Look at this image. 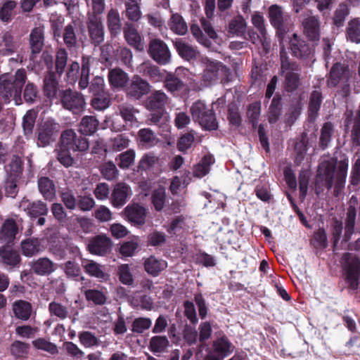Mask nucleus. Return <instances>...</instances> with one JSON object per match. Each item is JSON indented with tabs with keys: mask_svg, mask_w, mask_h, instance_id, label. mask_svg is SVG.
I'll return each instance as SVG.
<instances>
[{
	"mask_svg": "<svg viewBox=\"0 0 360 360\" xmlns=\"http://www.w3.org/2000/svg\"><path fill=\"white\" fill-rule=\"evenodd\" d=\"M337 159L324 160L319 166L315 181V193L317 195L322 193L326 188L330 191L334 186L333 195L338 197L345 188L348 170L347 160L338 162Z\"/></svg>",
	"mask_w": 360,
	"mask_h": 360,
	"instance_id": "1",
	"label": "nucleus"
},
{
	"mask_svg": "<svg viewBox=\"0 0 360 360\" xmlns=\"http://www.w3.org/2000/svg\"><path fill=\"white\" fill-rule=\"evenodd\" d=\"M27 79L25 69H18L14 75L4 74L0 76V95L8 102L13 98L15 105H20L22 101V88Z\"/></svg>",
	"mask_w": 360,
	"mask_h": 360,
	"instance_id": "2",
	"label": "nucleus"
},
{
	"mask_svg": "<svg viewBox=\"0 0 360 360\" xmlns=\"http://www.w3.org/2000/svg\"><path fill=\"white\" fill-rule=\"evenodd\" d=\"M281 70L282 73L285 72L284 80V89L288 93L295 92L300 85V65L295 61H291L283 48L280 52Z\"/></svg>",
	"mask_w": 360,
	"mask_h": 360,
	"instance_id": "3",
	"label": "nucleus"
},
{
	"mask_svg": "<svg viewBox=\"0 0 360 360\" xmlns=\"http://www.w3.org/2000/svg\"><path fill=\"white\" fill-rule=\"evenodd\" d=\"M288 49L291 55L306 63L315 61V48L308 43L302 36L296 33L292 34L288 41Z\"/></svg>",
	"mask_w": 360,
	"mask_h": 360,
	"instance_id": "4",
	"label": "nucleus"
},
{
	"mask_svg": "<svg viewBox=\"0 0 360 360\" xmlns=\"http://www.w3.org/2000/svg\"><path fill=\"white\" fill-rule=\"evenodd\" d=\"M190 111L193 120L198 122L202 128L209 131L218 129V122L212 108H210L202 101L198 100L193 103Z\"/></svg>",
	"mask_w": 360,
	"mask_h": 360,
	"instance_id": "5",
	"label": "nucleus"
},
{
	"mask_svg": "<svg viewBox=\"0 0 360 360\" xmlns=\"http://www.w3.org/2000/svg\"><path fill=\"white\" fill-rule=\"evenodd\" d=\"M205 68L202 75V80L206 84H212L217 81L225 84L229 81L231 75V70L221 62L211 60L206 58L204 59Z\"/></svg>",
	"mask_w": 360,
	"mask_h": 360,
	"instance_id": "6",
	"label": "nucleus"
},
{
	"mask_svg": "<svg viewBox=\"0 0 360 360\" xmlns=\"http://www.w3.org/2000/svg\"><path fill=\"white\" fill-rule=\"evenodd\" d=\"M269 21L276 30L280 44L283 42L291 26L290 16L283 11V8L276 4L271 5L268 10Z\"/></svg>",
	"mask_w": 360,
	"mask_h": 360,
	"instance_id": "7",
	"label": "nucleus"
},
{
	"mask_svg": "<svg viewBox=\"0 0 360 360\" xmlns=\"http://www.w3.org/2000/svg\"><path fill=\"white\" fill-rule=\"evenodd\" d=\"M342 259L345 262V281L348 288L355 291L359 288L360 279V259L349 252L344 253Z\"/></svg>",
	"mask_w": 360,
	"mask_h": 360,
	"instance_id": "8",
	"label": "nucleus"
},
{
	"mask_svg": "<svg viewBox=\"0 0 360 360\" xmlns=\"http://www.w3.org/2000/svg\"><path fill=\"white\" fill-rule=\"evenodd\" d=\"M60 102L63 108L74 114L81 113L85 108L86 101L82 94L72 90L65 89L60 93Z\"/></svg>",
	"mask_w": 360,
	"mask_h": 360,
	"instance_id": "9",
	"label": "nucleus"
},
{
	"mask_svg": "<svg viewBox=\"0 0 360 360\" xmlns=\"http://www.w3.org/2000/svg\"><path fill=\"white\" fill-rule=\"evenodd\" d=\"M60 126L55 120L48 119L39 127L37 144L39 147H46L53 143L60 131Z\"/></svg>",
	"mask_w": 360,
	"mask_h": 360,
	"instance_id": "10",
	"label": "nucleus"
},
{
	"mask_svg": "<svg viewBox=\"0 0 360 360\" xmlns=\"http://www.w3.org/2000/svg\"><path fill=\"white\" fill-rule=\"evenodd\" d=\"M60 146L62 148L72 151H85L89 147L87 139L78 136L72 129H67L61 134Z\"/></svg>",
	"mask_w": 360,
	"mask_h": 360,
	"instance_id": "11",
	"label": "nucleus"
},
{
	"mask_svg": "<svg viewBox=\"0 0 360 360\" xmlns=\"http://www.w3.org/2000/svg\"><path fill=\"white\" fill-rule=\"evenodd\" d=\"M148 52L149 56L160 65H166L170 61V51L166 43L160 39H153L150 41Z\"/></svg>",
	"mask_w": 360,
	"mask_h": 360,
	"instance_id": "12",
	"label": "nucleus"
},
{
	"mask_svg": "<svg viewBox=\"0 0 360 360\" xmlns=\"http://www.w3.org/2000/svg\"><path fill=\"white\" fill-rule=\"evenodd\" d=\"M86 25L92 43L100 44L104 40L103 25L101 17L95 14H87Z\"/></svg>",
	"mask_w": 360,
	"mask_h": 360,
	"instance_id": "13",
	"label": "nucleus"
},
{
	"mask_svg": "<svg viewBox=\"0 0 360 360\" xmlns=\"http://www.w3.org/2000/svg\"><path fill=\"white\" fill-rule=\"evenodd\" d=\"M231 346L226 336L217 338L213 342L214 352H209L203 360H223L232 352Z\"/></svg>",
	"mask_w": 360,
	"mask_h": 360,
	"instance_id": "14",
	"label": "nucleus"
},
{
	"mask_svg": "<svg viewBox=\"0 0 360 360\" xmlns=\"http://www.w3.org/2000/svg\"><path fill=\"white\" fill-rule=\"evenodd\" d=\"M19 209L25 212L30 217L34 219L46 215L49 211L45 202L41 200L32 202L26 197H24L20 202Z\"/></svg>",
	"mask_w": 360,
	"mask_h": 360,
	"instance_id": "15",
	"label": "nucleus"
},
{
	"mask_svg": "<svg viewBox=\"0 0 360 360\" xmlns=\"http://www.w3.org/2000/svg\"><path fill=\"white\" fill-rule=\"evenodd\" d=\"M150 91L149 83L139 75L132 77L129 86L127 88V94L129 97L139 99L148 94Z\"/></svg>",
	"mask_w": 360,
	"mask_h": 360,
	"instance_id": "16",
	"label": "nucleus"
},
{
	"mask_svg": "<svg viewBox=\"0 0 360 360\" xmlns=\"http://www.w3.org/2000/svg\"><path fill=\"white\" fill-rule=\"evenodd\" d=\"M20 43L13 34L9 31H3L0 34V56H9L16 53Z\"/></svg>",
	"mask_w": 360,
	"mask_h": 360,
	"instance_id": "17",
	"label": "nucleus"
},
{
	"mask_svg": "<svg viewBox=\"0 0 360 360\" xmlns=\"http://www.w3.org/2000/svg\"><path fill=\"white\" fill-rule=\"evenodd\" d=\"M29 44L31 50L30 59L33 60L34 55L39 53L44 45V27H36L31 30Z\"/></svg>",
	"mask_w": 360,
	"mask_h": 360,
	"instance_id": "18",
	"label": "nucleus"
},
{
	"mask_svg": "<svg viewBox=\"0 0 360 360\" xmlns=\"http://www.w3.org/2000/svg\"><path fill=\"white\" fill-rule=\"evenodd\" d=\"M111 240L105 235H97L89 240L88 250L91 254L104 255L110 249Z\"/></svg>",
	"mask_w": 360,
	"mask_h": 360,
	"instance_id": "19",
	"label": "nucleus"
},
{
	"mask_svg": "<svg viewBox=\"0 0 360 360\" xmlns=\"http://www.w3.org/2000/svg\"><path fill=\"white\" fill-rule=\"evenodd\" d=\"M304 33L309 40L317 42L320 39V22L318 17L309 16L302 22Z\"/></svg>",
	"mask_w": 360,
	"mask_h": 360,
	"instance_id": "20",
	"label": "nucleus"
},
{
	"mask_svg": "<svg viewBox=\"0 0 360 360\" xmlns=\"http://www.w3.org/2000/svg\"><path fill=\"white\" fill-rule=\"evenodd\" d=\"M57 269V264L46 257L34 260L31 270L38 276H49Z\"/></svg>",
	"mask_w": 360,
	"mask_h": 360,
	"instance_id": "21",
	"label": "nucleus"
},
{
	"mask_svg": "<svg viewBox=\"0 0 360 360\" xmlns=\"http://www.w3.org/2000/svg\"><path fill=\"white\" fill-rule=\"evenodd\" d=\"M168 96L161 90L153 91L145 101V106L149 111L165 110Z\"/></svg>",
	"mask_w": 360,
	"mask_h": 360,
	"instance_id": "22",
	"label": "nucleus"
},
{
	"mask_svg": "<svg viewBox=\"0 0 360 360\" xmlns=\"http://www.w3.org/2000/svg\"><path fill=\"white\" fill-rule=\"evenodd\" d=\"M124 212L129 221L139 225L145 224L146 210L142 205L138 203L130 204L124 208Z\"/></svg>",
	"mask_w": 360,
	"mask_h": 360,
	"instance_id": "23",
	"label": "nucleus"
},
{
	"mask_svg": "<svg viewBox=\"0 0 360 360\" xmlns=\"http://www.w3.org/2000/svg\"><path fill=\"white\" fill-rule=\"evenodd\" d=\"M349 74L350 72L347 65L340 63H335L330 70L328 83L332 86H336L340 81H347Z\"/></svg>",
	"mask_w": 360,
	"mask_h": 360,
	"instance_id": "24",
	"label": "nucleus"
},
{
	"mask_svg": "<svg viewBox=\"0 0 360 360\" xmlns=\"http://www.w3.org/2000/svg\"><path fill=\"white\" fill-rule=\"evenodd\" d=\"M124 36L127 43L139 51L143 49L141 37L132 23L126 22L123 27Z\"/></svg>",
	"mask_w": 360,
	"mask_h": 360,
	"instance_id": "25",
	"label": "nucleus"
},
{
	"mask_svg": "<svg viewBox=\"0 0 360 360\" xmlns=\"http://www.w3.org/2000/svg\"><path fill=\"white\" fill-rule=\"evenodd\" d=\"M162 82L165 89L173 95L178 94L186 89V84L173 72H167Z\"/></svg>",
	"mask_w": 360,
	"mask_h": 360,
	"instance_id": "26",
	"label": "nucleus"
},
{
	"mask_svg": "<svg viewBox=\"0 0 360 360\" xmlns=\"http://www.w3.org/2000/svg\"><path fill=\"white\" fill-rule=\"evenodd\" d=\"M173 45L179 56L188 61L195 59L199 53L195 48L182 39L176 38L173 40Z\"/></svg>",
	"mask_w": 360,
	"mask_h": 360,
	"instance_id": "27",
	"label": "nucleus"
},
{
	"mask_svg": "<svg viewBox=\"0 0 360 360\" xmlns=\"http://www.w3.org/2000/svg\"><path fill=\"white\" fill-rule=\"evenodd\" d=\"M78 27H83L82 22L78 20H74L64 27L63 39L64 44L69 49H72L77 46L75 30Z\"/></svg>",
	"mask_w": 360,
	"mask_h": 360,
	"instance_id": "28",
	"label": "nucleus"
},
{
	"mask_svg": "<svg viewBox=\"0 0 360 360\" xmlns=\"http://www.w3.org/2000/svg\"><path fill=\"white\" fill-rule=\"evenodd\" d=\"M356 210L354 205H349L347 209L345 233L342 243H347L354 233Z\"/></svg>",
	"mask_w": 360,
	"mask_h": 360,
	"instance_id": "29",
	"label": "nucleus"
},
{
	"mask_svg": "<svg viewBox=\"0 0 360 360\" xmlns=\"http://www.w3.org/2000/svg\"><path fill=\"white\" fill-rule=\"evenodd\" d=\"M82 266L84 271L91 276L101 280H107L109 278V276L104 272L101 266L93 260L82 259Z\"/></svg>",
	"mask_w": 360,
	"mask_h": 360,
	"instance_id": "30",
	"label": "nucleus"
},
{
	"mask_svg": "<svg viewBox=\"0 0 360 360\" xmlns=\"http://www.w3.org/2000/svg\"><path fill=\"white\" fill-rule=\"evenodd\" d=\"M282 108V97L277 93L274 96L268 110V120L270 124H274L279 120Z\"/></svg>",
	"mask_w": 360,
	"mask_h": 360,
	"instance_id": "31",
	"label": "nucleus"
},
{
	"mask_svg": "<svg viewBox=\"0 0 360 360\" xmlns=\"http://www.w3.org/2000/svg\"><path fill=\"white\" fill-rule=\"evenodd\" d=\"M143 264L146 271L153 276H158L167 267L165 261L158 259L153 255L147 258Z\"/></svg>",
	"mask_w": 360,
	"mask_h": 360,
	"instance_id": "32",
	"label": "nucleus"
},
{
	"mask_svg": "<svg viewBox=\"0 0 360 360\" xmlns=\"http://www.w3.org/2000/svg\"><path fill=\"white\" fill-rule=\"evenodd\" d=\"M22 253L26 257H32L41 252L44 248L41 244L40 240L32 238L26 239L21 243Z\"/></svg>",
	"mask_w": 360,
	"mask_h": 360,
	"instance_id": "33",
	"label": "nucleus"
},
{
	"mask_svg": "<svg viewBox=\"0 0 360 360\" xmlns=\"http://www.w3.org/2000/svg\"><path fill=\"white\" fill-rule=\"evenodd\" d=\"M99 124L98 120L94 116H84L79 124V131L85 136L94 134L98 129Z\"/></svg>",
	"mask_w": 360,
	"mask_h": 360,
	"instance_id": "34",
	"label": "nucleus"
},
{
	"mask_svg": "<svg viewBox=\"0 0 360 360\" xmlns=\"http://www.w3.org/2000/svg\"><path fill=\"white\" fill-rule=\"evenodd\" d=\"M131 194L130 187L124 183H119L114 187V207L124 205Z\"/></svg>",
	"mask_w": 360,
	"mask_h": 360,
	"instance_id": "35",
	"label": "nucleus"
},
{
	"mask_svg": "<svg viewBox=\"0 0 360 360\" xmlns=\"http://www.w3.org/2000/svg\"><path fill=\"white\" fill-rule=\"evenodd\" d=\"M38 188L46 200H52L56 196V186L53 181L48 177H41L39 179Z\"/></svg>",
	"mask_w": 360,
	"mask_h": 360,
	"instance_id": "36",
	"label": "nucleus"
},
{
	"mask_svg": "<svg viewBox=\"0 0 360 360\" xmlns=\"http://www.w3.org/2000/svg\"><path fill=\"white\" fill-rule=\"evenodd\" d=\"M17 2L14 0H4L0 4V20L8 23L15 14Z\"/></svg>",
	"mask_w": 360,
	"mask_h": 360,
	"instance_id": "37",
	"label": "nucleus"
},
{
	"mask_svg": "<svg viewBox=\"0 0 360 360\" xmlns=\"http://www.w3.org/2000/svg\"><path fill=\"white\" fill-rule=\"evenodd\" d=\"M13 311L17 319L27 321L31 316L32 307L27 301L17 300L13 304Z\"/></svg>",
	"mask_w": 360,
	"mask_h": 360,
	"instance_id": "38",
	"label": "nucleus"
},
{
	"mask_svg": "<svg viewBox=\"0 0 360 360\" xmlns=\"http://www.w3.org/2000/svg\"><path fill=\"white\" fill-rule=\"evenodd\" d=\"M151 203L157 212H161L167 201L166 189L162 186H159L151 193Z\"/></svg>",
	"mask_w": 360,
	"mask_h": 360,
	"instance_id": "39",
	"label": "nucleus"
},
{
	"mask_svg": "<svg viewBox=\"0 0 360 360\" xmlns=\"http://www.w3.org/2000/svg\"><path fill=\"white\" fill-rule=\"evenodd\" d=\"M0 257L5 264L13 267L18 265L20 262V257L18 251L10 247L1 248Z\"/></svg>",
	"mask_w": 360,
	"mask_h": 360,
	"instance_id": "40",
	"label": "nucleus"
},
{
	"mask_svg": "<svg viewBox=\"0 0 360 360\" xmlns=\"http://www.w3.org/2000/svg\"><path fill=\"white\" fill-rule=\"evenodd\" d=\"M346 37L347 41L352 43H360V19L354 18L349 21L346 28Z\"/></svg>",
	"mask_w": 360,
	"mask_h": 360,
	"instance_id": "41",
	"label": "nucleus"
},
{
	"mask_svg": "<svg viewBox=\"0 0 360 360\" xmlns=\"http://www.w3.org/2000/svg\"><path fill=\"white\" fill-rule=\"evenodd\" d=\"M18 232L16 224L13 220L6 221L1 226L0 239L6 243H11Z\"/></svg>",
	"mask_w": 360,
	"mask_h": 360,
	"instance_id": "42",
	"label": "nucleus"
},
{
	"mask_svg": "<svg viewBox=\"0 0 360 360\" xmlns=\"http://www.w3.org/2000/svg\"><path fill=\"white\" fill-rule=\"evenodd\" d=\"M58 90V82L54 72H50L44 79V95L49 98L56 96Z\"/></svg>",
	"mask_w": 360,
	"mask_h": 360,
	"instance_id": "43",
	"label": "nucleus"
},
{
	"mask_svg": "<svg viewBox=\"0 0 360 360\" xmlns=\"http://www.w3.org/2000/svg\"><path fill=\"white\" fill-rule=\"evenodd\" d=\"M334 132V127L332 122H326L321 129V135L319 137V147L322 150L326 149L331 141L332 136Z\"/></svg>",
	"mask_w": 360,
	"mask_h": 360,
	"instance_id": "44",
	"label": "nucleus"
},
{
	"mask_svg": "<svg viewBox=\"0 0 360 360\" xmlns=\"http://www.w3.org/2000/svg\"><path fill=\"white\" fill-rule=\"evenodd\" d=\"M169 345V342L165 335H155L150 338L148 348L154 354L162 353Z\"/></svg>",
	"mask_w": 360,
	"mask_h": 360,
	"instance_id": "45",
	"label": "nucleus"
},
{
	"mask_svg": "<svg viewBox=\"0 0 360 360\" xmlns=\"http://www.w3.org/2000/svg\"><path fill=\"white\" fill-rule=\"evenodd\" d=\"M245 38L254 44H261L264 49H269L270 46L271 42L267 37V33L261 34L253 29H249Z\"/></svg>",
	"mask_w": 360,
	"mask_h": 360,
	"instance_id": "46",
	"label": "nucleus"
},
{
	"mask_svg": "<svg viewBox=\"0 0 360 360\" xmlns=\"http://www.w3.org/2000/svg\"><path fill=\"white\" fill-rule=\"evenodd\" d=\"M246 22L241 15H238L232 19L229 24V32L237 36H243L246 32Z\"/></svg>",
	"mask_w": 360,
	"mask_h": 360,
	"instance_id": "47",
	"label": "nucleus"
},
{
	"mask_svg": "<svg viewBox=\"0 0 360 360\" xmlns=\"http://www.w3.org/2000/svg\"><path fill=\"white\" fill-rule=\"evenodd\" d=\"M170 29L179 35H184L187 32L188 27L183 17L179 13L172 14L170 22Z\"/></svg>",
	"mask_w": 360,
	"mask_h": 360,
	"instance_id": "48",
	"label": "nucleus"
},
{
	"mask_svg": "<svg viewBox=\"0 0 360 360\" xmlns=\"http://www.w3.org/2000/svg\"><path fill=\"white\" fill-rule=\"evenodd\" d=\"M126 16L134 22H137L141 17L140 6L136 0H125Z\"/></svg>",
	"mask_w": 360,
	"mask_h": 360,
	"instance_id": "49",
	"label": "nucleus"
},
{
	"mask_svg": "<svg viewBox=\"0 0 360 360\" xmlns=\"http://www.w3.org/2000/svg\"><path fill=\"white\" fill-rule=\"evenodd\" d=\"M322 93L318 90H314L309 97L308 112L310 117H316L320 110L322 103Z\"/></svg>",
	"mask_w": 360,
	"mask_h": 360,
	"instance_id": "50",
	"label": "nucleus"
},
{
	"mask_svg": "<svg viewBox=\"0 0 360 360\" xmlns=\"http://www.w3.org/2000/svg\"><path fill=\"white\" fill-rule=\"evenodd\" d=\"M195 131L191 130L182 134L178 139L176 143V148L178 150L182 153H186L188 149L192 147L195 141Z\"/></svg>",
	"mask_w": 360,
	"mask_h": 360,
	"instance_id": "51",
	"label": "nucleus"
},
{
	"mask_svg": "<svg viewBox=\"0 0 360 360\" xmlns=\"http://www.w3.org/2000/svg\"><path fill=\"white\" fill-rule=\"evenodd\" d=\"M7 176L18 179L22 172V162L16 155H13L6 167Z\"/></svg>",
	"mask_w": 360,
	"mask_h": 360,
	"instance_id": "52",
	"label": "nucleus"
},
{
	"mask_svg": "<svg viewBox=\"0 0 360 360\" xmlns=\"http://www.w3.org/2000/svg\"><path fill=\"white\" fill-rule=\"evenodd\" d=\"M135 152L132 149L120 153L116 158L117 165L120 168L125 169H128L134 162Z\"/></svg>",
	"mask_w": 360,
	"mask_h": 360,
	"instance_id": "53",
	"label": "nucleus"
},
{
	"mask_svg": "<svg viewBox=\"0 0 360 360\" xmlns=\"http://www.w3.org/2000/svg\"><path fill=\"white\" fill-rule=\"evenodd\" d=\"M349 13V11L347 4H340L334 13V16L333 18V25L338 27H342L344 25L345 18Z\"/></svg>",
	"mask_w": 360,
	"mask_h": 360,
	"instance_id": "54",
	"label": "nucleus"
},
{
	"mask_svg": "<svg viewBox=\"0 0 360 360\" xmlns=\"http://www.w3.org/2000/svg\"><path fill=\"white\" fill-rule=\"evenodd\" d=\"M342 222L337 218L333 219L331 224V234L333 240V249L335 251L340 240L342 233Z\"/></svg>",
	"mask_w": 360,
	"mask_h": 360,
	"instance_id": "55",
	"label": "nucleus"
},
{
	"mask_svg": "<svg viewBox=\"0 0 360 360\" xmlns=\"http://www.w3.org/2000/svg\"><path fill=\"white\" fill-rule=\"evenodd\" d=\"M110 99L106 93L94 96L91 101L93 108L96 110H103L110 106Z\"/></svg>",
	"mask_w": 360,
	"mask_h": 360,
	"instance_id": "56",
	"label": "nucleus"
},
{
	"mask_svg": "<svg viewBox=\"0 0 360 360\" xmlns=\"http://www.w3.org/2000/svg\"><path fill=\"white\" fill-rule=\"evenodd\" d=\"M140 143L145 147H150L155 144V135L148 128L141 129L138 132Z\"/></svg>",
	"mask_w": 360,
	"mask_h": 360,
	"instance_id": "57",
	"label": "nucleus"
},
{
	"mask_svg": "<svg viewBox=\"0 0 360 360\" xmlns=\"http://www.w3.org/2000/svg\"><path fill=\"white\" fill-rule=\"evenodd\" d=\"M37 116V112L34 110H30L25 115L22 121V127L26 135L32 134Z\"/></svg>",
	"mask_w": 360,
	"mask_h": 360,
	"instance_id": "58",
	"label": "nucleus"
},
{
	"mask_svg": "<svg viewBox=\"0 0 360 360\" xmlns=\"http://www.w3.org/2000/svg\"><path fill=\"white\" fill-rule=\"evenodd\" d=\"M152 321L150 319L146 317L136 318L131 324V330L136 333H142L146 330L150 328Z\"/></svg>",
	"mask_w": 360,
	"mask_h": 360,
	"instance_id": "59",
	"label": "nucleus"
},
{
	"mask_svg": "<svg viewBox=\"0 0 360 360\" xmlns=\"http://www.w3.org/2000/svg\"><path fill=\"white\" fill-rule=\"evenodd\" d=\"M144 75L148 77L153 82H161L165 76L164 73L160 72L158 66L150 64L146 65Z\"/></svg>",
	"mask_w": 360,
	"mask_h": 360,
	"instance_id": "60",
	"label": "nucleus"
},
{
	"mask_svg": "<svg viewBox=\"0 0 360 360\" xmlns=\"http://www.w3.org/2000/svg\"><path fill=\"white\" fill-rule=\"evenodd\" d=\"M132 59V53L131 51L126 47H121L117 49L116 51H114V60L117 62L120 61L125 65H129Z\"/></svg>",
	"mask_w": 360,
	"mask_h": 360,
	"instance_id": "61",
	"label": "nucleus"
},
{
	"mask_svg": "<svg viewBox=\"0 0 360 360\" xmlns=\"http://www.w3.org/2000/svg\"><path fill=\"white\" fill-rule=\"evenodd\" d=\"M158 162V158L152 153L145 154L138 165V172L150 169Z\"/></svg>",
	"mask_w": 360,
	"mask_h": 360,
	"instance_id": "62",
	"label": "nucleus"
},
{
	"mask_svg": "<svg viewBox=\"0 0 360 360\" xmlns=\"http://www.w3.org/2000/svg\"><path fill=\"white\" fill-rule=\"evenodd\" d=\"M30 345L27 343L15 341L11 346V353L15 358H24L26 356Z\"/></svg>",
	"mask_w": 360,
	"mask_h": 360,
	"instance_id": "63",
	"label": "nucleus"
},
{
	"mask_svg": "<svg viewBox=\"0 0 360 360\" xmlns=\"http://www.w3.org/2000/svg\"><path fill=\"white\" fill-rule=\"evenodd\" d=\"M49 311L51 316H55L60 319H65L68 316L67 307L56 302L49 303Z\"/></svg>",
	"mask_w": 360,
	"mask_h": 360,
	"instance_id": "64",
	"label": "nucleus"
}]
</instances>
